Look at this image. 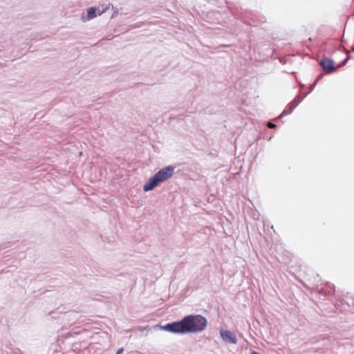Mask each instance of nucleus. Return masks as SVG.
<instances>
[{"mask_svg": "<svg viewBox=\"0 0 354 354\" xmlns=\"http://www.w3.org/2000/svg\"><path fill=\"white\" fill-rule=\"evenodd\" d=\"M173 174L174 167L171 166H168L160 169L144 185V191L147 192L153 189L160 183H162L171 177Z\"/></svg>", "mask_w": 354, "mask_h": 354, "instance_id": "f03ea898", "label": "nucleus"}, {"mask_svg": "<svg viewBox=\"0 0 354 354\" xmlns=\"http://www.w3.org/2000/svg\"><path fill=\"white\" fill-rule=\"evenodd\" d=\"M255 17V14L249 11L242 13L241 19L244 24L256 26L257 24L254 19Z\"/></svg>", "mask_w": 354, "mask_h": 354, "instance_id": "20e7f679", "label": "nucleus"}, {"mask_svg": "<svg viewBox=\"0 0 354 354\" xmlns=\"http://www.w3.org/2000/svg\"><path fill=\"white\" fill-rule=\"evenodd\" d=\"M322 76H323L322 74H319L308 88H310V89L314 88L315 87L317 82L322 77Z\"/></svg>", "mask_w": 354, "mask_h": 354, "instance_id": "0eeeda50", "label": "nucleus"}, {"mask_svg": "<svg viewBox=\"0 0 354 354\" xmlns=\"http://www.w3.org/2000/svg\"><path fill=\"white\" fill-rule=\"evenodd\" d=\"M268 127L270 129H273V128H275L276 127V125L272 122H268Z\"/></svg>", "mask_w": 354, "mask_h": 354, "instance_id": "9d476101", "label": "nucleus"}, {"mask_svg": "<svg viewBox=\"0 0 354 354\" xmlns=\"http://www.w3.org/2000/svg\"><path fill=\"white\" fill-rule=\"evenodd\" d=\"M221 336L225 342L236 344L237 339L236 336L229 330H221Z\"/></svg>", "mask_w": 354, "mask_h": 354, "instance_id": "39448f33", "label": "nucleus"}, {"mask_svg": "<svg viewBox=\"0 0 354 354\" xmlns=\"http://www.w3.org/2000/svg\"><path fill=\"white\" fill-rule=\"evenodd\" d=\"M351 50L354 53V46L352 47Z\"/></svg>", "mask_w": 354, "mask_h": 354, "instance_id": "ddd939ff", "label": "nucleus"}, {"mask_svg": "<svg viewBox=\"0 0 354 354\" xmlns=\"http://www.w3.org/2000/svg\"><path fill=\"white\" fill-rule=\"evenodd\" d=\"M105 10H106V9H104V10H103L102 12H100L99 13V15H102L103 12H105Z\"/></svg>", "mask_w": 354, "mask_h": 354, "instance_id": "f8f14e48", "label": "nucleus"}, {"mask_svg": "<svg viewBox=\"0 0 354 354\" xmlns=\"http://www.w3.org/2000/svg\"><path fill=\"white\" fill-rule=\"evenodd\" d=\"M97 9L95 7H91L87 10V20L92 19L97 17Z\"/></svg>", "mask_w": 354, "mask_h": 354, "instance_id": "423d86ee", "label": "nucleus"}, {"mask_svg": "<svg viewBox=\"0 0 354 354\" xmlns=\"http://www.w3.org/2000/svg\"><path fill=\"white\" fill-rule=\"evenodd\" d=\"M350 58H351L350 56H347L344 60H342L341 62H339L337 65V69L339 67H342V66H345Z\"/></svg>", "mask_w": 354, "mask_h": 354, "instance_id": "6e6552de", "label": "nucleus"}, {"mask_svg": "<svg viewBox=\"0 0 354 354\" xmlns=\"http://www.w3.org/2000/svg\"><path fill=\"white\" fill-rule=\"evenodd\" d=\"M123 351V348H120V349H118V351H117V353L115 354H121Z\"/></svg>", "mask_w": 354, "mask_h": 354, "instance_id": "9b49d317", "label": "nucleus"}, {"mask_svg": "<svg viewBox=\"0 0 354 354\" xmlns=\"http://www.w3.org/2000/svg\"><path fill=\"white\" fill-rule=\"evenodd\" d=\"M291 111H292V108H290L288 110L286 109V110H284L283 111V113H281V116L290 114L291 113Z\"/></svg>", "mask_w": 354, "mask_h": 354, "instance_id": "1a4fd4ad", "label": "nucleus"}, {"mask_svg": "<svg viewBox=\"0 0 354 354\" xmlns=\"http://www.w3.org/2000/svg\"><path fill=\"white\" fill-rule=\"evenodd\" d=\"M207 324V319L202 315H189L179 322L166 324L162 328L173 333L186 334L201 332L205 330Z\"/></svg>", "mask_w": 354, "mask_h": 354, "instance_id": "f257e3e1", "label": "nucleus"}, {"mask_svg": "<svg viewBox=\"0 0 354 354\" xmlns=\"http://www.w3.org/2000/svg\"><path fill=\"white\" fill-rule=\"evenodd\" d=\"M319 66L325 74H331L337 71L334 61L328 57H324L319 61Z\"/></svg>", "mask_w": 354, "mask_h": 354, "instance_id": "7ed1b4c3", "label": "nucleus"}]
</instances>
